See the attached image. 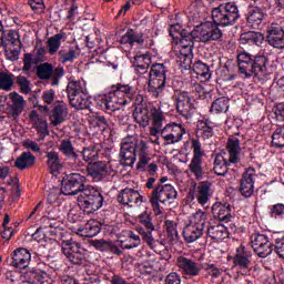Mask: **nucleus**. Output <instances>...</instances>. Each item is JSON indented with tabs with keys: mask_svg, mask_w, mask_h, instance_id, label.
<instances>
[{
	"mask_svg": "<svg viewBox=\"0 0 284 284\" xmlns=\"http://www.w3.org/2000/svg\"><path fill=\"white\" fill-rule=\"evenodd\" d=\"M20 38L21 36H19L18 31L9 30L7 33L3 31L2 37L0 38V48H9V45L21 48Z\"/></svg>",
	"mask_w": 284,
	"mask_h": 284,
	"instance_id": "c03bdc74",
	"label": "nucleus"
},
{
	"mask_svg": "<svg viewBox=\"0 0 284 284\" xmlns=\"http://www.w3.org/2000/svg\"><path fill=\"white\" fill-rule=\"evenodd\" d=\"M138 234H140L142 241L146 243V245H149L151 250H154V247H156V240H154V235H152V232L156 230V226H154V222H152V212L143 211L138 216Z\"/></svg>",
	"mask_w": 284,
	"mask_h": 284,
	"instance_id": "9b49d317",
	"label": "nucleus"
},
{
	"mask_svg": "<svg viewBox=\"0 0 284 284\" xmlns=\"http://www.w3.org/2000/svg\"><path fill=\"white\" fill-rule=\"evenodd\" d=\"M271 94L276 99H284V77L280 78L276 84L271 87Z\"/></svg>",
	"mask_w": 284,
	"mask_h": 284,
	"instance_id": "e2e57ef3",
	"label": "nucleus"
},
{
	"mask_svg": "<svg viewBox=\"0 0 284 284\" xmlns=\"http://www.w3.org/2000/svg\"><path fill=\"white\" fill-rule=\"evenodd\" d=\"M26 105L28 103L26 102V99L23 95L11 92L9 93V102L7 103V113L9 114L10 119H19L21 114H23V110H26Z\"/></svg>",
	"mask_w": 284,
	"mask_h": 284,
	"instance_id": "b1692460",
	"label": "nucleus"
},
{
	"mask_svg": "<svg viewBox=\"0 0 284 284\" xmlns=\"http://www.w3.org/2000/svg\"><path fill=\"white\" fill-rule=\"evenodd\" d=\"M215 22H204L196 26L191 32L183 29L180 24H173L169 29L172 37V54L175 57L180 68L187 70L192 65L194 54V41L200 43H211V41H220L223 39V31Z\"/></svg>",
	"mask_w": 284,
	"mask_h": 284,
	"instance_id": "f257e3e1",
	"label": "nucleus"
},
{
	"mask_svg": "<svg viewBox=\"0 0 284 284\" xmlns=\"http://www.w3.org/2000/svg\"><path fill=\"white\" fill-rule=\"evenodd\" d=\"M273 250H275V254H277L280 258H284V236L277 237L275 240V244H273Z\"/></svg>",
	"mask_w": 284,
	"mask_h": 284,
	"instance_id": "774afa93",
	"label": "nucleus"
},
{
	"mask_svg": "<svg viewBox=\"0 0 284 284\" xmlns=\"http://www.w3.org/2000/svg\"><path fill=\"white\" fill-rule=\"evenodd\" d=\"M88 176H91L93 181L99 183V181H103L106 176H112L114 169H112V164L106 161H95L90 162L87 168Z\"/></svg>",
	"mask_w": 284,
	"mask_h": 284,
	"instance_id": "6ab92c4d",
	"label": "nucleus"
},
{
	"mask_svg": "<svg viewBox=\"0 0 284 284\" xmlns=\"http://www.w3.org/2000/svg\"><path fill=\"white\" fill-rule=\"evenodd\" d=\"M227 110H230V99L225 97L217 98L211 105V112H214V114H222Z\"/></svg>",
	"mask_w": 284,
	"mask_h": 284,
	"instance_id": "6e6d98bb",
	"label": "nucleus"
},
{
	"mask_svg": "<svg viewBox=\"0 0 284 284\" xmlns=\"http://www.w3.org/2000/svg\"><path fill=\"white\" fill-rule=\"evenodd\" d=\"M85 176L81 173H69L62 178L60 192L64 196H77L82 194L88 185H85Z\"/></svg>",
	"mask_w": 284,
	"mask_h": 284,
	"instance_id": "f8f14e48",
	"label": "nucleus"
},
{
	"mask_svg": "<svg viewBox=\"0 0 284 284\" xmlns=\"http://www.w3.org/2000/svg\"><path fill=\"white\" fill-rule=\"evenodd\" d=\"M1 278L6 284H17L21 278V273L19 271H6Z\"/></svg>",
	"mask_w": 284,
	"mask_h": 284,
	"instance_id": "680f3d73",
	"label": "nucleus"
},
{
	"mask_svg": "<svg viewBox=\"0 0 284 284\" xmlns=\"http://www.w3.org/2000/svg\"><path fill=\"white\" fill-rule=\"evenodd\" d=\"M78 203L85 214H94V212L103 207L105 199L97 186L87 185L78 196Z\"/></svg>",
	"mask_w": 284,
	"mask_h": 284,
	"instance_id": "6e6552de",
	"label": "nucleus"
},
{
	"mask_svg": "<svg viewBox=\"0 0 284 284\" xmlns=\"http://www.w3.org/2000/svg\"><path fill=\"white\" fill-rule=\"evenodd\" d=\"M251 247L260 258H267L274 252V243H272L267 233L258 231L251 235Z\"/></svg>",
	"mask_w": 284,
	"mask_h": 284,
	"instance_id": "2eb2a0df",
	"label": "nucleus"
},
{
	"mask_svg": "<svg viewBox=\"0 0 284 284\" xmlns=\"http://www.w3.org/2000/svg\"><path fill=\"white\" fill-rule=\"evenodd\" d=\"M210 199H212V182L202 181L197 185L196 201L202 207H210Z\"/></svg>",
	"mask_w": 284,
	"mask_h": 284,
	"instance_id": "f704fd0d",
	"label": "nucleus"
},
{
	"mask_svg": "<svg viewBox=\"0 0 284 284\" xmlns=\"http://www.w3.org/2000/svg\"><path fill=\"white\" fill-rule=\"evenodd\" d=\"M17 83L22 92V94H30V80L26 75H18Z\"/></svg>",
	"mask_w": 284,
	"mask_h": 284,
	"instance_id": "69168bd1",
	"label": "nucleus"
},
{
	"mask_svg": "<svg viewBox=\"0 0 284 284\" xmlns=\"http://www.w3.org/2000/svg\"><path fill=\"white\" fill-rule=\"evenodd\" d=\"M68 118V103L64 101H58L54 103L53 109L50 113L51 125L57 128V125H61L63 121Z\"/></svg>",
	"mask_w": 284,
	"mask_h": 284,
	"instance_id": "72a5a7b5",
	"label": "nucleus"
},
{
	"mask_svg": "<svg viewBox=\"0 0 284 284\" xmlns=\"http://www.w3.org/2000/svg\"><path fill=\"white\" fill-rule=\"evenodd\" d=\"M54 73V67L50 62H43L37 68V77L42 81H48V79H52V74Z\"/></svg>",
	"mask_w": 284,
	"mask_h": 284,
	"instance_id": "864d4df0",
	"label": "nucleus"
},
{
	"mask_svg": "<svg viewBox=\"0 0 284 284\" xmlns=\"http://www.w3.org/2000/svg\"><path fill=\"white\" fill-rule=\"evenodd\" d=\"M101 233V222L97 220H89L83 227L78 229V234L85 239H94Z\"/></svg>",
	"mask_w": 284,
	"mask_h": 284,
	"instance_id": "a19ab883",
	"label": "nucleus"
},
{
	"mask_svg": "<svg viewBox=\"0 0 284 284\" xmlns=\"http://www.w3.org/2000/svg\"><path fill=\"white\" fill-rule=\"evenodd\" d=\"M29 120L31 121L36 132L38 133V142L45 141V136H50V130H48V120L37 110H32L29 113Z\"/></svg>",
	"mask_w": 284,
	"mask_h": 284,
	"instance_id": "a878e982",
	"label": "nucleus"
},
{
	"mask_svg": "<svg viewBox=\"0 0 284 284\" xmlns=\"http://www.w3.org/2000/svg\"><path fill=\"white\" fill-rule=\"evenodd\" d=\"M203 270L205 273H207V276H211L212 278H219L221 276V268L216 267V264H210L205 263L203 265Z\"/></svg>",
	"mask_w": 284,
	"mask_h": 284,
	"instance_id": "0e129e2a",
	"label": "nucleus"
},
{
	"mask_svg": "<svg viewBox=\"0 0 284 284\" xmlns=\"http://www.w3.org/2000/svg\"><path fill=\"white\" fill-rule=\"evenodd\" d=\"M168 67L163 63H154L149 71V92L154 99H161L168 85Z\"/></svg>",
	"mask_w": 284,
	"mask_h": 284,
	"instance_id": "1a4fd4ad",
	"label": "nucleus"
},
{
	"mask_svg": "<svg viewBox=\"0 0 284 284\" xmlns=\"http://www.w3.org/2000/svg\"><path fill=\"white\" fill-rule=\"evenodd\" d=\"M150 116L152 121L151 134L156 136L159 131L163 129V122L165 121V112L160 106H151Z\"/></svg>",
	"mask_w": 284,
	"mask_h": 284,
	"instance_id": "c9c22d12",
	"label": "nucleus"
},
{
	"mask_svg": "<svg viewBox=\"0 0 284 284\" xmlns=\"http://www.w3.org/2000/svg\"><path fill=\"white\" fill-rule=\"evenodd\" d=\"M61 63H72L77 59V48L69 45L59 51Z\"/></svg>",
	"mask_w": 284,
	"mask_h": 284,
	"instance_id": "13d9d810",
	"label": "nucleus"
},
{
	"mask_svg": "<svg viewBox=\"0 0 284 284\" xmlns=\"http://www.w3.org/2000/svg\"><path fill=\"white\" fill-rule=\"evenodd\" d=\"M211 212L214 219H219L223 223H230L232 221V204L230 202H215Z\"/></svg>",
	"mask_w": 284,
	"mask_h": 284,
	"instance_id": "7c9ffc66",
	"label": "nucleus"
},
{
	"mask_svg": "<svg viewBox=\"0 0 284 284\" xmlns=\"http://www.w3.org/2000/svg\"><path fill=\"white\" fill-rule=\"evenodd\" d=\"M143 43H145V36L134 29H128L120 39V45L128 48L129 52L134 45H143Z\"/></svg>",
	"mask_w": 284,
	"mask_h": 284,
	"instance_id": "c756f323",
	"label": "nucleus"
},
{
	"mask_svg": "<svg viewBox=\"0 0 284 284\" xmlns=\"http://www.w3.org/2000/svg\"><path fill=\"white\" fill-rule=\"evenodd\" d=\"M67 95L71 108L75 110H90L92 97L83 81H70L67 85Z\"/></svg>",
	"mask_w": 284,
	"mask_h": 284,
	"instance_id": "423d86ee",
	"label": "nucleus"
},
{
	"mask_svg": "<svg viewBox=\"0 0 284 284\" xmlns=\"http://www.w3.org/2000/svg\"><path fill=\"white\" fill-rule=\"evenodd\" d=\"M187 133L185 126L181 122H169L162 128L158 134H160L165 145H174L183 141V136Z\"/></svg>",
	"mask_w": 284,
	"mask_h": 284,
	"instance_id": "4468645a",
	"label": "nucleus"
},
{
	"mask_svg": "<svg viewBox=\"0 0 284 284\" xmlns=\"http://www.w3.org/2000/svg\"><path fill=\"white\" fill-rule=\"evenodd\" d=\"M45 264H38L36 267L29 268L23 278L29 284H43L48 281V272H45Z\"/></svg>",
	"mask_w": 284,
	"mask_h": 284,
	"instance_id": "c85d7f7f",
	"label": "nucleus"
},
{
	"mask_svg": "<svg viewBox=\"0 0 284 284\" xmlns=\"http://www.w3.org/2000/svg\"><path fill=\"white\" fill-rule=\"evenodd\" d=\"M192 158L187 166V172L196 181H203L207 171H205V150L199 139H191Z\"/></svg>",
	"mask_w": 284,
	"mask_h": 284,
	"instance_id": "0eeeda50",
	"label": "nucleus"
},
{
	"mask_svg": "<svg viewBox=\"0 0 284 284\" xmlns=\"http://www.w3.org/2000/svg\"><path fill=\"white\" fill-rule=\"evenodd\" d=\"M233 267H236L242 274H247V272L252 271V251L245 247V245H240L235 248Z\"/></svg>",
	"mask_w": 284,
	"mask_h": 284,
	"instance_id": "a211bd4d",
	"label": "nucleus"
},
{
	"mask_svg": "<svg viewBox=\"0 0 284 284\" xmlns=\"http://www.w3.org/2000/svg\"><path fill=\"white\" fill-rule=\"evenodd\" d=\"M37 161V158L30 152H22L21 155L16 160L14 165L18 170H28L32 168Z\"/></svg>",
	"mask_w": 284,
	"mask_h": 284,
	"instance_id": "8fccbe9b",
	"label": "nucleus"
},
{
	"mask_svg": "<svg viewBox=\"0 0 284 284\" xmlns=\"http://www.w3.org/2000/svg\"><path fill=\"white\" fill-rule=\"evenodd\" d=\"M179 197V192L172 184L155 185L149 196L155 216L163 214L162 205H170Z\"/></svg>",
	"mask_w": 284,
	"mask_h": 284,
	"instance_id": "39448f33",
	"label": "nucleus"
},
{
	"mask_svg": "<svg viewBox=\"0 0 284 284\" xmlns=\"http://www.w3.org/2000/svg\"><path fill=\"white\" fill-rule=\"evenodd\" d=\"M240 40L242 43H247L248 45H262L265 41V36L261 32L248 31L241 34Z\"/></svg>",
	"mask_w": 284,
	"mask_h": 284,
	"instance_id": "de8ad7c7",
	"label": "nucleus"
},
{
	"mask_svg": "<svg viewBox=\"0 0 284 284\" xmlns=\"http://www.w3.org/2000/svg\"><path fill=\"white\" fill-rule=\"evenodd\" d=\"M237 65L243 79H252V77H258V74L267 72V57L261 53L254 55L247 51H240L237 53Z\"/></svg>",
	"mask_w": 284,
	"mask_h": 284,
	"instance_id": "20e7f679",
	"label": "nucleus"
},
{
	"mask_svg": "<svg viewBox=\"0 0 284 284\" xmlns=\"http://www.w3.org/2000/svg\"><path fill=\"white\" fill-rule=\"evenodd\" d=\"M141 103H143V97L140 95V98H136L133 102V105H135L133 119L141 128H148L150 125V109Z\"/></svg>",
	"mask_w": 284,
	"mask_h": 284,
	"instance_id": "cd10ccee",
	"label": "nucleus"
},
{
	"mask_svg": "<svg viewBox=\"0 0 284 284\" xmlns=\"http://www.w3.org/2000/svg\"><path fill=\"white\" fill-rule=\"evenodd\" d=\"M230 165H234V163H230V158L225 159L223 154H216L213 161V172L216 176H226Z\"/></svg>",
	"mask_w": 284,
	"mask_h": 284,
	"instance_id": "37998d69",
	"label": "nucleus"
},
{
	"mask_svg": "<svg viewBox=\"0 0 284 284\" xmlns=\"http://www.w3.org/2000/svg\"><path fill=\"white\" fill-rule=\"evenodd\" d=\"M271 145L272 148H277L278 150L284 148V126H280L274 131Z\"/></svg>",
	"mask_w": 284,
	"mask_h": 284,
	"instance_id": "052dcab7",
	"label": "nucleus"
},
{
	"mask_svg": "<svg viewBox=\"0 0 284 284\" xmlns=\"http://www.w3.org/2000/svg\"><path fill=\"white\" fill-rule=\"evenodd\" d=\"M58 150L63 156H65V159H70L71 161H77L79 159V154L74 151V145L70 139L60 140Z\"/></svg>",
	"mask_w": 284,
	"mask_h": 284,
	"instance_id": "a18cd8bd",
	"label": "nucleus"
},
{
	"mask_svg": "<svg viewBox=\"0 0 284 284\" xmlns=\"http://www.w3.org/2000/svg\"><path fill=\"white\" fill-rule=\"evenodd\" d=\"M124 234L120 237L121 250H134L141 245V234H136L134 231H126Z\"/></svg>",
	"mask_w": 284,
	"mask_h": 284,
	"instance_id": "ea45409f",
	"label": "nucleus"
},
{
	"mask_svg": "<svg viewBox=\"0 0 284 284\" xmlns=\"http://www.w3.org/2000/svg\"><path fill=\"white\" fill-rule=\"evenodd\" d=\"M174 103L175 109L183 116V119H192L194 116V112H196V108L192 103V97L187 91H178L174 94Z\"/></svg>",
	"mask_w": 284,
	"mask_h": 284,
	"instance_id": "dca6fc26",
	"label": "nucleus"
},
{
	"mask_svg": "<svg viewBox=\"0 0 284 284\" xmlns=\"http://www.w3.org/2000/svg\"><path fill=\"white\" fill-rule=\"evenodd\" d=\"M44 159H47V168L50 170L51 174H59L61 170H63V162L61 161L59 152L54 150L49 151Z\"/></svg>",
	"mask_w": 284,
	"mask_h": 284,
	"instance_id": "79ce46f5",
	"label": "nucleus"
},
{
	"mask_svg": "<svg viewBox=\"0 0 284 284\" xmlns=\"http://www.w3.org/2000/svg\"><path fill=\"white\" fill-rule=\"evenodd\" d=\"M206 236H210L212 241H225V239L230 236V232L227 231V226L223 224H217L209 226L206 231Z\"/></svg>",
	"mask_w": 284,
	"mask_h": 284,
	"instance_id": "49530a36",
	"label": "nucleus"
},
{
	"mask_svg": "<svg viewBox=\"0 0 284 284\" xmlns=\"http://www.w3.org/2000/svg\"><path fill=\"white\" fill-rule=\"evenodd\" d=\"M65 39V32H60L54 34L53 37H50L47 41V48L49 54L53 57V54H57L59 52V49L61 48V40Z\"/></svg>",
	"mask_w": 284,
	"mask_h": 284,
	"instance_id": "3c124183",
	"label": "nucleus"
},
{
	"mask_svg": "<svg viewBox=\"0 0 284 284\" xmlns=\"http://www.w3.org/2000/svg\"><path fill=\"white\" fill-rule=\"evenodd\" d=\"M95 156H98V153H97V150H94V148L89 146L82 150V159L87 163H90V161H94Z\"/></svg>",
	"mask_w": 284,
	"mask_h": 284,
	"instance_id": "338daca9",
	"label": "nucleus"
},
{
	"mask_svg": "<svg viewBox=\"0 0 284 284\" xmlns=\"http://www.w3.org/2000/svg\"><path fill=\"white\" fill-rule=\"evenodd\" d=\"M256 181V169L248 168L242 174L240 181V193L244 199H250L254 194V183Z\"/></svg>",
	"mask_w": 284,
	"mask_h": 284,
	"instance_id": "393cba45",
	"label": "nucleus"
},
{
	"mask_svg": "<svg viewBox=\"0 0 284 284\" xmlns=\"http://www.w3.org/2000/svg\"><path fill=\"white\" fill-rule=\"evenodd\" d=\"M182 234L186 243H194L195 241H199L201 236H203V231L202 229L196 227L192 224H186Z\"/></svg>",
	"mask_w": 284,
	"mask_h": 284,
	"instance_id": "09e8293b",
	"label": "nucleus"
},
{
	"mask_svg": "<svg viewBox=\"0 0 284 284\" xmlns=\"http://www.w3.org/2000/svg\"><path fill=\"white\" fill-rule=\"evenodd\" d=\"M62 254L72 265H83L85 263V248L80 243L71 240L61 242Z\"/></svg>",
	"mask_w": 284,
	"mask_h": 284,
	"instance_id": "ddd939ff",
	"label": "nucleus"
},
{
	"mask_svg": "<svg viewBox=\"0 0 284 284\" xmlns=\"http://www.w3.org/2000/svg\"><path fill=\"white\" fill-rule=\"evenodd\" d=\"M175 265L179 272L182 274V276H185V278H195V276H200L201 274V266H199L196 261L190 257L180 255L176 258Z\"/></svg>",
	"mask_w": 284,
	"mask_h": 284,
	"instance_id": "412c9836",
	"label": "nucleus"
},
{
	"mask_svg": "<svg viewBox=\"0 0 284 284\" xmlns=\"http://www.w3.org/2000/svg\"><path fill=\"white\" fill-rule=\"evenodd\" d=\"M118 203L128 207H134V205H141L143 203V196L139 191L126 187L118 194Z\"/></svg>",
	"mask_w": 284,
	"mask_h": 284,
	"instance_id": "bb28decb",
	"label": "nucleus"
},
{
	"mask_svg": "<svg viewBox=\"0 0 284 284\" xmlns=\"http://www.w3.org/2000/svg\"><path fill=\"white\" fill-rule=\"evenodd\" d=\"M141 95L138 94L136 87L131 84H113L104 94L94 98L98 110H103L106 114H112L121 110L122 105H128L131 101H136Z\"/></svg>",
	"mask_w": 284,
	"mask_h": 284,
	"instance_id": "f03ea898",
	"label": "nucleus"
},
{
	"mask_svg": "<svg viewBox=\"0 0 284 284\" xmlns=\"http://www.w3.org/2000/svg\"><path fill=\"white\" fill-rule=\"evenodd\" d=\"M164 227L166 230V236L171 243L179 241V224L172 220H165Z\"/></svg>",
	"mask_w": 284,
	"mask_h": 284,
	"instance_id": "5fc2aeb1",
	"label": "nucleus"
},
{
	"mask_svg": "<svg viewBox=\"0 0 284 284\" xmlns=\"http://www.w3.org/2000/svg\"><path fill=\"white\" fill-rule=\"evenodd\" d=\"M226 151L229 154V163L239 165L241 161V140L236 135H230L226 143Z\"/></svg>",
	"mask_w": 284,
	"mask_h": 284,
	"instance_id": "473e14b6",
	"label": "nucleus"
},
{
	"mask_svg": "<svg viewBox=\"0 0 284 284\" xmlns=\"http://www.w3.org/2000/svg\"><path fill=\"white\" fill-rule=\"evenodd\" d=\"M265 19V13L263 10L258 7H255L250 10L246 23L248 28H252L253 30H261L263 28V20Z\"/></svg>",
	"mask_w": 284,
	"mask_h": 284,
	"instance_id": "58836bf2",
	"label": "nucleus"
},
{
	"mask_svg": "<svg viewBox=\"0 0 284 284\" xmlns=\"http://www.w3.org/2000/svg\"><path fill=\"white\" fill-rule=\"evenodd\" d=\"M48 51L43 44L37 43L31 53H24L22 72L28 73L32 70V65H39V63H45L48 61Z\"/></svg>",
	"mask_w": 284,
	"mask_h": 284,
	"instance_id": "f3484780",
	"label": "nucleus"
},
{
	"mask_svg": "<svg viewBox=\"0 0 284 284\" xmlns=\"http://www.w3.org/2000/svg\"><path fill=\"white\" fill-rule=\"evenodd\" d=\"M214 128H216V125L214 124V122H212V120L207 118L199 120L195 130V134L197 138L195 139H199V141H201V139L203 141H209V139H212V136H214Z\"/></svg>",
	"mask_w": 284,
	"mask_h": 284,
	"instance_id": "2f4dec72",
	"label": "nucleus"
},
{
	"mask_svg": "<svg viewBox=\"0 0 284 284\" xmlns=\"http://www.w3.org/2000/svg\"><path fill=\"white\" fill-rule=\"evenodd\" d=\"M213 23L227 28L234 26L241 19V12L236 2H225L212 10Z\"/></svg>",
	"mask_w": 284,
	"mask_h": 284,
	"instance_id": "9d476101",
	"label": "nucleus"
},
{
	"mask_svg": "<svg viewBox=\"0 0 284 284\" xmlns=\"http://www.w3.org/2000/svg\"><path fill=\"white\" fill-rule=\"evenodd\" d=\"M270 217L273 221H284V203H276L268 207Z\"/></svg>",
	"mask_w": 284,
	"mask_h": 284,
	"instance_id": "bf43d9fd",
	"label": "nucleus"
},
{
	"mask_svg": "<svg viewBox=\"0 0 284 284\" xmlns=\"http://www.w3.org/2000/svg\"><path fill=\"white\" fill-rule=\"evenodd\" d=\"M151 63L152 55L146 51L134 57L133 68L138 74H146Z\"/></svg>",
	"mask_w": 284,
	"mask_h": 284,
	"instance_id": "4c0bfd02",
	"label": "nucleus"
},
{
	"mask_svg": "<svg viewBox=\"0 0 284 284\" xmlns=\"http://www.w3.org/2000/svg\"><path fill=\"white\" fill-rule=\"evenodd\" d=\"M266 42L275 50H284V29L278 23H271L266 28Z\"/></svg>",
	"mask_w": 284,
	"mask_h": 284,
	"instance_id": "5701e85b",
	"label": "nucleus"
},
{
	"mask_svg": "<svg viewBox=\"0 0 284 284\" xmlns=\"http://www.w3.org/2000/svg\"><path fill=\"white\" fill-rule=\"evenodd\" d=\"M189 224L193 225V227H199L203 232H205V225H207V213L199 210L192 214L190 217Z\"/></svg>",
	"mask_w": 284,
	"mask_h": 284,
	"instance_id": "603ef678",
	"label": "nucleus"
},
{
	"mask_svg": "<svg viewBox=\"0 0 284 284\" xmlns=\"http://www.w3.org/2000/svg\"><path fill=\"white\" fill-rule=\"evenodd\" d=\"M31 261L32 254L30 250L18 247L10 255L9 266L14 267V270H26L29 267Z\"/></svg>",
	"mask_w": 284,
	"mask_h": 284,
	"instance_id": "4be33fe9",
	"label": "nucleus"
},
{
	"mask_svg": "<svg viewBox=\"0 0 284 284\" xmlns=\"http://www.w3.org/2000/svg\"><path fill=\"white\" fill-rule=\"evenodd\" d=\"M59 227H61V222L57 221V217L49 216L47 225L37 229L32 234V239L37 243H48V236H57Z\"/></svg>",
	"mask_w": 284,
	"mask_h": 284,
	"instance_id": "aec40b11",
	"label": "nucleus"
},
{
	"mask_svg": "<svg viewBox=\"0 0 284 284\" xmlns=\"http://www.w3.org/2000/svg\"><path fill=\"white\" fill-rule=\"evenodd\" d=\"M136 156H139L138 170H145L152 161L150 146H148L145 140H140L136 136L125 138L120 144V161L122 165L133 168L134 163H136Z\"/></svg>",
	"mask_w": 284,
	"mask_h": 284,
	"instance_id": "7ed1b4c3",
	"label": "nucleus"
},
{
	"mask_svg": "<svg viewBox=\"0 0 284 284\" xmlns=\"http://www.w3.org/2000/svg\"><path fill=\"white\" fill-rule=\"evenodd\" d=\"M12 85H14V74L3 71L0 72V90L10 92V90H12Z\"/></svg>",
	"mask_w": 284,
	"mask_h": 284,
	"instance_id": "4d7b16f0",
	"label": "nucleus"
},
{
	"mask_svg": "<svg viewBox=\"0 0 284 284\" xmlns=\"http://www.w3.org/2000/svg\"><path fill=\"white\" fill-rule=\"evenodd\" d=\"M182 70H193V74H195L196 79H200L201 81H210L212 79V70L210 69V65L205 64L203 61H196L193 64H190V68L184 69L181 67Z\"/></svg>",
	"mask_w": 284,
	"mask_h": 284,
	"instance_id": "e433bc0d",
	"label": "nucleus"
}]
</instances>
